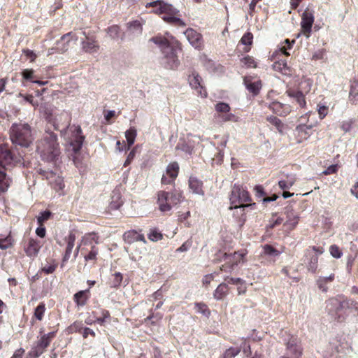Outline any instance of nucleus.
I'll list each match as a JSON object with an SVG mask.
<instances>
[{"label":"nucleus","mask_w":358,"mask_h":358,"mask_svg":"<svg viewBox=\"0 0 358 358\" xmlns=\"http://www.w3.org/2000/svg\"><path fill=\"white\" fill-rule=\"evenodd\" d=\"M50 121L55 130H60L62 137L69 144V148L73 153L79 152L83 146L85 136L82 135V129L80 126H70L69 114L63 112Z\"/></svg>","instance_id":"obj_1"},{"label":"nucleus","mask_w":358,"mask_h":358,"mask_svg":"<svg viewBox=\"0 0 358 358\" xmlns=\"http://www.w3.org/2000/svg\"><path fill=\"white\" fill-rule=\"evenodd\" d=\"M158 45L164 55L163 64L166 69H176L180 65L178 57V51L181 50L180 43L173 37L170 39L161 36L152 37L150 40Z\"/></svg>","instance_id":"obj_2"},{"label":"nucleus","mask_w":358,"mask_h":358,"mask_svg":"<svg viewBox=\"0 0 358 358\" xmlns=\"http://www.w3.org/2000/svg\"><path fill=\"white\" fill-rule=\"evenodd\" d=\"M37 151L43 160L52 163L55 166L61 164V151L57 135L53 132H45L43 138L37 143Z\"/></svg>","instance_id":"obj_3"},{"label":"nucleus","mask_w":358,"mask_h":358,"mask_svg":"<svg viewBox=\"0 0 358 358\" xmlns=\"http://www.w3.org/2000/svg\"><path fill=\"white\" fill-rule=\"evenodd\" d=\"M145 6L153 7L154 13L164 14L162 19L167 23L179 27H185L186 23L180 19V11L172 5L157 0L147 3Z\"/></svg>","instance_id":"obj_4"},{"label":"nucleus","mask_w":358,"mask_h":358,"mask_svg":"<svg viewBox=\"0 0 358 358\" xmlns=\"http://www.w3.org/2000/svg\"><path fill=\"white\" fill-rule=\"evenodd\" d=\"M10 138L13 144L28 148L34 141L31 126L24 122L13 123L10 129Z\"/></svg>","instance_id":"obj_5"},{"label":"nucleus","mask_w":358,"mask_h":358,"mask_svg":"<svg viewBox=\"0 0 358 358\" xmlns=\"http://www.w3.org/2000/svg\"><path fill=\"white\" fill-rule=\"evenodd\" d=\"M182 194L178 191L171 192L161 191L158 193V204L162 212L169 211L173 206L181 201Z\"/></svg>","instance_id":"obj_6"},{"label":"nucleus","mask_w":358,"mask_h":358,"mask_svg":"<svg viewBox=\"0 0 358 358\" xmlns=\"http://www.w3.org/2000/svg\"><path fill=\"white\" fill-rule=\"evenodd\" d=\"M230 201L231 204H234V206L229 207V209L244 208L252 205L244 204V203L250 201V196L248 191L238 185H234L233 187Z\"/></svg>","instance_id":"obj_7"},{"label":"nucleus","mask_w":358,"mask_h":358,"mask_svg":"<svg viewBox=\"0 0 358 358\" xmlns=\"http://www.w3.org/2000/svg\"><path fill=\"white\" fill-rule=\"evenodd\" d=\"M215 110L217 113L216 117L222 122H238L239 121L238 116L230 113L231 107L227 103L218 102L215 105Z\"/></svg>","instance_id":"obj_8"},{"label":"nucleus","mask_w":358,"mask_h":358,"mask_svg":"<svg viewBox=\"0 0 358 358\" xmlns=\"http://www.w3.org/2000/svg\"><path fill=\"white\" fill-rule=\"evenodd\" d=\"M98 239L99 237L94 234H87L83 238L82 243L84 245H92L90 251L88 252V254L84 256L85 260L86 262L95 261L96 259L99 250L94 245H92V243L94 242L96 244H97L99 243Z\"/></svg>","instance_id":"obj_9"},{"label":"nucleus","mask_w":358,"mask_h":358,"mask_svg":"<svg viewBox=\"0 0 358 358\" xmlns=\"http://www.w3.org/2000/svg\"><path fill=\"white\" fill-rule=\"evenodd\" d=\"M331 303L336 307L338 312L349 310L355 316L358 315V302L352 299H345L340 302L336 300H333Z\"/></svg>","instance_id":"obj_10"},{"label":"nucleus","mask_w":358,"mask_h":358,"mask_svg":"<svg viewBox=\"0 0 358 358\" xmlns=\"http://www.w3.org/2000/svg\"><path fill=\"white\" fill-rule=\"evenodd\" d=\"M190 45L195 49L201 50L203 48L202 35L196 30L189 28L184 32Z\"/></svg>","instance_id":"obj_11"},{"label":"nucleus","mask_w":358,"mask_h":358,"mask_svg":"<svg viewBox=\"0 0 358 358\" xmlns=\"http://www.w3.org/2000/svg\"><path fill=\"white\" fill-rule=\"evenodd\" d=\"M314 22V11L308 7L302 14L301 25L304 33L309 34Z\"/></svg>","instance_id":"obj_12"},{"label":"nucleus","mask_w":358,"mask_h":358,"mask_svg":"<svg viewBox=\"0 0 358 358\" xmlns=\"http://www.w3.org/2000/svg\"><path fill=\"white\" fill-rule=\"evenodd\" d=\"M17 162L6 145H0V167L5 170L6 166Z\"/></svg>","instance_id":"obj_13"},{"label":"nucleus","mask_w":358,"mask_h":358,"mask_svg":"<svg viewBox=\"0 0 358 358\" xmlns=\"http://www.w3.org/2000/svg\"><path fill=\"white\" fill-rule=\"evenodd\" d=\"M179 165L177 162L170 163L166 170V173L162 178L163 184H171L178 176Z\"/></svg>","instance_id":"obj_14"},{"label":"nucleus","mask_w":358,"mask_h":358,"mask_svg":"<svg viewBox=\"0 0 358 358\" xmlns=\"http://www.w3.org/2000/svg\"><path fill=\"white\" fill-rule=\"evenodd\" d=\"M194 147V141L192 140V136L187 134L186 136L180 138L176 145V150H180L185 154L191 155Z\"/></svg>","instance_id":"obj_15"},{"label":"nucleus","mask_w":358,"mask_h":358,"mask_svg":"<svg viewBox=\"0 0 358 358\" xmlns=\"http://www.w3.org/2000/svg\"><path fill=\"white\" fill-rule=\"evenodd\" d=\"M285 215L286 216V221L284 223V226L288 230L294 229L298 224L299 220V215L291 207L285 208Z\"/></svg>","instance_id":"obj_16"},{"label":"nucleus","mask_w":358,"mask_h":358,"mask_svg":"<svg viewBox=\"0 0 358 358\" xmlns=\"http://www.w3.org/2000/svg\"><path fill=\"white\" fill-rule=\"evenodd\" d=\"M201 78L196 72H192L188 77V82L189 85L197 90L198 93L201 96L206 97L207 96V93L206 90H203V86L201 85Z\"/></svg>","instance_id":"obj_17"},{"label":"nucleus","mask_w":358,"mask_h":358,"mask_svg":"<svg viewBox=\"0 0 358 358\" xmlns=\"http://www.w3.org/2000/svg\"><path fill=\"white\" fill-rule=\"evenodd\" d=\"M301 355V349L297 345L294 340L289 341L287 344V352L281 358H299Z\"/></svg>","instance_id":"obj_18"},{"label":"nucleus","mask_w":358,"mask_h":358,"mask_svg":"<svg viewBox=\"0 0 358 358\" xmlns=\"http://www.w3.org/2000/svg\"><path fill=\"white\" fill-rule=\"evenodd\" d=\"M269 108L280 116H286L291 111V106L278 101H273L269 105Z\"/></svg>","instance_id":"obj_19"},{"label":"nucleus","mask_w":358,"mask_h":358,"mask_svg":"<svg viewBox=\"0 0 358 358\" xmlns=\"http://www.w3.org/2000/svg\"><path fill=\"white\" fill-rule=\"evenodd\" d=\"M245 255V251H239L231 254H225L224 260L227 264H229L231 266L233 267L243 262Z\"/></svg>","instance_id":"obj_20"},{"label":"nucleus","mask_w":358,"mask_h":358,"mask_svg":"<svg viewBox=\"0 0 358 358\" xmlns=\"http://www.w3.org/2000/svg\"><path fill=\"white\" fill-rule=\"evenodd\" d=\"M124 240L127 243H133L136 241H142L145 243L146 241L143 234L136 230H130L125 232L123 235Z\"/></svg>","instance_id":"obj_21"},{"label":"nucleus","mask_w":358,"mask_h":358,"mask_svg":"<svg viewBox=\"0 0 358 358\" xmlns=\"http://www.w3.org/2000/svg\"><path fill=\"white\" fill-rule=\"evenodd\" d=\"M143 27L139 21L135 20L127 24V32L131 38H134L142 34Z\"/></svg>","instance_id":"obj_22"},{"label":"nucleus","mask_w":358,"mask_h":358,"mask_svg":"<svg viewBox=\"0 0 358 358\" xmlns=\"http://www.w3.org/2000/svg\"><path fill=\"white\" fill-rule=\"evenodd\" d=\"M11 182V178L6 173L3 167H0V194L6 192Z\"/></svg>","instance_id":"obj_23"},{"label":"nucleus","mask_w":358,"mask_h":358,"mask_svg":"<svg viewBox=\"0 0 358 358\" xmlns=\"http://www.w3.org/2000/svg\"><path fill=\"white\" fill-rule=\"evenodd\" d=\"M75 241H76V236L75 234L71 233L66 238V241L67 243L65 254L63 257V262H67L70 257L72 252V250L75 245Z\"/></svg>","instance_id":"obj_24"},{"label":"nucleus","mask_w":358,"mask_h":358,"mask_svg":"<svg viewBox=\"0 0 358 358\" xmlns=\"http://www.w3.org/2000/svg\"><path fill=\"white\" fill-rule=\"evenodd\" d=\"M41 246L39 243L34 239H30L28 245L25 247V252L29 257H35L40 249Z\"/></svg>","instance_id":"obj_25"},{"label":"nucleus","mask_w":358,"mask_h":358,"mask_svg":"<svg viewBox=\"0 0 358 358\" xmlns=\"http://www.w3.org/2000/svg\"><path fill=\"white\" fill-rule=\"evenodd\" d=\"M286 93L289 97L294 99L295 101L301 107L303 108L306 106V102L302 92L294 90H289L286 92Z\"/></svg>","instance_id":"obj_26"},{"label":"nucleus","mask_w":358,"mask_h":358,"mask_svg":"<svg viewBox=\"0 0 358 358\" xmlns=\"http://www.w3.org/2000/svg\"><path fill=\"white\" fill-rule=\"evenodd\" d=\"M87 40L82 42V48L86 52H95L99 49L97 43L92 38L89 37L86 38Z\"/></svg>","instance_id":"obj_27"},{"label":"nucleus","mask_w":358,"mask_h":358,"mask_svg":"<svg viewBox=\"0 0 358 358\" xmlns=\"http://www.w3.org/2000/svg\"><path fill=\"white\" fill-rule=\"evenodd\" d=\"M334 279V274H331L327 277H320L317 280V285L318 288L322 291L323 292H327L328 291L327 284L331 282Z\"/></svg>","instance_id":"obj_28"},{"label":"nucleus","mask_w":358,"mask_h":358,"mask_svg":"<svg viewBox=\"0 0 358 358\" xmlns=\"http://www.w3.org/2000/svg\"><path fill=\"white\" fill-rule=\"evenodd\" d=\"M229 290V287L226 283H221L218 285L214 292V298L217 300L222 299L227 294Z\"/></svg>","instance_id":"obj_29"},{"label":"nucleus","mask_w":358,"mask_h":358,"mask_svg":"<svg viewBox=\"0 0 358 358\" xmlns=\"http://www.w3.org/2000/svg\"><path fill=\"white\" fill-rule=\"evenodd\" d=\"M189 186L194 193L197 194H203L202 183L196 178H190L189 180Z\"/></svg>","instance_id":"obj_30"},{"label":"nucleus","mask_w":358,"mask_h":358,"mask_svg":"<svg viewBox=\"0 0 358 358\" xmlns=\"http://www.w3.org/2000/svg\"><path fill=\"white\" fill-rule=\"evenodd\" d=\"M73 38L72 33L69 32L64 35H63L59 41L57 42V45H59L60 43L64 42V45L62 47H57V49L60 52H66L69 48V43L71 39Z\"/></svg>","instance_id":"obj_31"},{"label":"nucleus","mask_w":358,"mask_h":358,"mask_svg":"<svg viewBox=\"0 0 358 358\" xmlns=\"http://www.w3.org/2000/svg\"><path fill=\"white\" fill-rule=\"evenodd\" d=\"M273 70L280 72L284 75H287L289 73V69L287 66V63L283 60H280L275 62L273 64Z\"/></svg>","instance_id":"obj_32"},{"label":"nucleus","mask_w":358,"mask_h":358,"mask_svg":"<svg viewBox=\"0 0 358 358\" xmlns=\"http://www.w3.org/2000/svg\"><path fill=\"white\" fill-rule=\"evenodd\" d=\"M245 85L246 88L252 92L253 94L257 95L260 88L262 87V84L260 81H256V82H251L248 80H245Z\"/></svg>","instance_id":"obj_33"},{"label":"nucleus","mask_w":358,"mask_h":358,"mask_svg":"<svg viewBox=\"0 0 358 358\" xmlns=\"http://www.w3.org/2000/svg\"><path fill=\"white\" fill-rule=\"evenodd\" d=\"M87 299L86 291H80L74 295V300L78 306L85 305Z\"/></svg>","instance_id":"obj_34"},{"label":"nucleus","mask_w":358,"mask_h":358,"mask_svg":"<svg viewBox=\"0 0 358 358\" xmlns=\"http://www.w3.org/2000/svg\"><path fill=\"white\" fill-rule=\"evenodd\" d=\"M241 350V347H231L224 352L220 358H234L239 354Z\"/></svg>","instance_id":"obj_35"},{"label":"nucleus","mask_w":358,"mask_h":358,"mask_svg":"<svg viewBox=\"0 0 358 358\" xmlns=\"http://www.w3.org/2000/svg\"><path fill=\"white\" fill-rule=\"evenodd\" d=\"M136 135V130L134 127L130 128L125 132V137L129 147L134 144Z\"/></svg>","instance_id":"obj_36"},{"label":"nucleus","mask_w":358,"mask_h":358,"mask_svg":"<svg viewBox=\"0 0 358 358\" xmlns=\"http://www.w3.org/2000/svg\"><path fill=\"white\" fill-rule=\"evenodd\" d=\"M295 182L294 177H287V180H280L278 185L280 189H289Z\"/></svg>","instance_id":"obj_37"},{"label":"nucleus","mask_w":358,"mask_h":358,"mask_svg":"<svg viewBox=\"0 0 358 358\" xmlns=\"http://www.w3.org/2000/svg\"><path fill=\"white\" fill-rule=\"evenodd\" d=\"M266 120L271 124H273L280 132L282 131L283 124L280 119L275 116H268Z\"/></svg>","instance_id":"obj_38"},{"label":"nucleus","mask_w":358,"mask_h":358,"mask_svg":"<svg viewBox=\"0 0 358 358\" xmlns=\"http://www.w3.org/2000/svg\"><path fill=\"white\" fill-rule=\"evenodd\" d=\"M318 257L316 255H313L307 266L308 270L311 273H315L317 268Z\"/></svg>","instance_id":"obj_39"},{"label":"nucleus","mask_w":358,"mask_h":358,"mask_svg":"<svg viewBox=\"0 0 358 358\" xmlns=\"http://www.w3.org/2000/svg\"><path fill=\"white\" fill-rule=\"evenodd\" d=\"M112 199V201L110 203L111 209H117L122 206V201L120 200V196L118 193H114Z\"/></svg>","instance_id":"obj_40"},{"label":"nucleus","mask_w":358,"mask_h":358,"mask_svg":"<svg viewBox=\"0 0 358 358\" xmlns=\"http://www.w3.org/2000/svg\"><path fill=\"white\" fill-rule=\"evenodd\" d=\"M148 236L152 241H157L162 238V234L157 229H151Z\"/></svg>","instance_id":"obj_41"},{"label":"nucleus","mask_w":358,"mask_h":358,"mask_svg":"<svg viewBox=\"0 0 358 358\" xmlns=\"http://www.w3.org/2000/svg\"><path fill=\"white\" fill-rule=\"evenodd\" d=\"M45 310V306L43 303H41L35 309L34 316L38 320H42L44 313Z\"/></svg>","instance_id":"obj_42"},{"label":"nucleus","mask_w":358,"mask_h":358,"mask_svg":"<svg viewBox=\"0 0 358 358\" xmlns=\"http://www.w3.org/2000/svg\"><path fill=\"white\" fill-rule=\"evenodd\" d=\"M107 33L111 38L117 39L119 37L120 28L117 25H113L108 28Z\"/></svg>","instance_id":"obj_43"},{"label":"nucleus","mask_w":358,"mask_h":358,"mask_svg":"<svg viewBox=\"0 0 358 358\" xmlns=\"http://www.w3.org/2000/svg\"><path fill=\"white\" fill-rule=\"evenodd\" d=\"M263 252L265 255L270 257H276L279 255L278 251L269 245H264L263 248Z\"/></svg>","instance_id":"obj_44"},{"label":"nucleus","mask_w":358,"mask_h":358,"mask_svg":"<svg viewBox=\"0 0 358 358\" xmlns=\"http://www.w3.org/2000/svg\"><path fill=\"white\" fill-rule=\"evenodd\" d=\"M350 99L353 102L358 101V82L351 86Z\"/></svg>","instance_id":"obj_45"},{"label":"nucleus","mask_w":358,"mask_h":358,"mask_svg":"<svg viewBox=\"0 0 358 358\" xmlns=\"http://www.w3.org/2000/svg\"><path fill=\"white\" fill-rule=\"evenodd\" d=\"M275 216H276V213H273V215H272V217H275ZM283 221H284V218L283 217H277L275 220L273 219V217H272L270 220L269 224H268L267 227L270 228V229H273L275 227L281 224L283 222Z\"/></svg>","instance_id":"obj_46"},{"label":"nucleus","mask_w":358,"mask_h":358,"mask_svg":"<svg viewBox=\"0 0 358 358\" xmlns=\"http://www.w3.org/2000/svg\"><path fill=\"white\" fill-rule=\"evenodd\" d=\"M45 350V348H43L42 346L41 347L40 345L36 343V345L32 348L29 354L31 356H33L34 358H38L43 353Z\"/></svg>","instance_id":"obj_47"},{"label":"nucleus","mask_w":358,"mask_h":358,"mask_svg":"<svg viewBox=\"0 0 358 358\" xmlns=\"http://www.w3.org/2000/svg\"><path fill=\"white\" fill-rule=\"evenodd\" d=\"M51 216V212L45 210L41 213L40 215L37 217V222L40 226H42L43 222L48 220Z\"/></svg>","instance_id":"obj_48"},{"label":"nucleus","mask_w":358,"mask_h":358,"mask_svg":"<svg viewBox=\"0 0 358 358\" xmlns=\"http://www.w3.org/2000/svg\"><path fill=\"white\" fill-rule=\"evenodd\" d=\"M329 252L331 256L336 259L341 258L343 255V252H341L340 248L336 245H332L330 247Z\"/></svg>","instance_id":"obj_49"},{"label":"nucleus","mask_w":358,"mask_h":358,"mask_svg":"<svg viewBox=\"0 0 358 358\" xmlns=\"http://www.w3.org/2000/svg\"><path fill=\"white\" fill-rule=\"evenodd\" d=\"M12 245V239L10 236L4 238H0V249L6 250L10 248Z\"/></svg>","instance_id":"obj_50"},{"label":"nucleus","mask_w":358,"mask_h":358,"mask_svg":"<svg viewBox=\"0 0 358 358\" xmlns=\"http://www.w3.org/2000/svg\"><path fill=\"white\" fill-rule=\"evenodd\" d=\"M253 36L250 32L245 33L241 39L242 44L250 45L252 43Z\"/></svg>","instance_id":"obj_51"},{"label":"nucleus","mask_w":358,"mask_h":358,"mask_svg":"<svg viewBox=\"0 0 358 358\" xmlns=\"http://www.w3.org/2000/svg\"><path fill=\"white\" fill-rule=\"evenodd\" d=\"M83 324L80 322H75L69 327L68 331L69 333L80 331L83 329Z\"/></svg>","instance_id":"obj_52"},{"label":"nucleus","mask_w":358,"mask_h":358,"mask_svg":"<svg viewBox=\"0 0 358 358\" xmlns=\"http://www.w3.org/2000/svg\"><path fill=\"white\" fill-rule=\"evenodd\" d=\"M122 275L120 273H115L114 274L113 280L111 282V287H119L122 281Z\"/></svg>","instance_id":"obj_53"},{"label":"nucleus","mask_w":358,"mask_h":358,"mask_svg":"<svg viewBox=\"0 0 358 358\" xmlns=\"http://www.w3.org/2000/svg\"><path fill=\"white\" fill-rule=\"evenodd\" d=\"M294 43V41L293 40L292 42L289 41V39H286L285 41V43L287 45V46L284 45V46H282L280 49H279V52H282V54H284L285 55H289V53L287 52V50L288 49H291L292 46V44Z\"/></svg>","instance_id":"obj_54"},{"label":"nucleus","mask_w":358,"mask_h":358,"mask_svg":"<svg viewBox=\"0 0 358 358\" xmlns=\"http://www.w3.org/2000/svg\"><path fill=\"white\" fill-rule=\"evenodd\" d=\"M22 75L24 79L31 82L33 81L32 78H34V71L32 69H24L22 72Z\"/></svg>","instance_id":"obj_55"},{"label":"nucleus","mask_w":358,"mask_h":358,"mask_svg":"<svg viewBox=\"0 0 358 358\" xmlns=\"http://www.w3.org/2000/svg\"><path fill=\"white\" fill-rule=\"evenodd\" d=\"M192 241L191 240H187V241H185L180 247H179L176 251L177 252H185V251H187L192 246Z\"/></svg>","instance_id":"obj_56"},{"label":"nucleus","mask_w":358,"mask_h":358,"mask_svg":"<svg viewBox=\"0 0 358 358\" xmlns=\"http://www.w3.org/2000/svg\"><path fill=\"white\" fill-rule=\"evenodd\" d=\"M228 283L232 284V285H243L245 283V281L239 278H229L228 279H226Z\"/></svg>","instance_id":"obj_57"},{"label":"nucleus","mask_w":358,"mask_h":358,"mask_svg":"<svg viewBox=\"0 0 358 358\" xmlns=\"http://www.w3.org/2000/svg\"><path fill=\"white\" fill-rule=\"evenodd\" d=\"M352 120L344 121L342 122L341 128L345 132H348L352 128Z\"/></svg>","instance_id":"obj_58"},{"label":"nucleus","mask_w":358,"mask_h":358,"mask_svg":"<svg viewBox=\"0 0 358 358\" xmlns=\"http://www.w3.org/2000/svg\"><path fill=\"white\" fill-rule=\"evenodd\" d=\"M40 173L45 176L48 180H50V182H52V180L55 176L56 173H54L52 171H46L43 170H41Z\"/></svg>","instance_id":"obj_59"},{"label":"nucleus","mask_w":358,"mask_h":358,"mask_svg":"<svg viewBox=\"0 0 358 358\" xmlns=\"http://www.w3.org/2000/svg\"><path fill=\"white\" fill-rule=\"evenodd\" d=\"M337 169H338L337 165H336V164L331 165L322 172V174H324V175L333 174L337 171Z\"/></svg>","instance_id":"obj_60"},{"label":"nucleus","mask_w":358,"mask_h":358,"mask_svg":"<svg viewBox=\"0 0 358 358\" xmlns=\"http://www.w3.org/2000/svg\"><path fill=\"white\" fill-rule=\"evenodd\" d=\"M243 62L249 67H256L255 61L250 56L243 58Z\"/></svg>","instance_id":"obj_61"},{"label":"nucleus","mask_w":358,"mask_h":358,"mask_svg":"<svg viewBox=\"0 0 358 358\" xmlns=\"http://www.w3.org/2000/svg\"><path fill=\"white\" fill-rule=\"evenodd\" d=\"M214 279V274L210 273L204 275L202 280L203 285L205 286L208 285L211 281H213Z\"/></svg>","instance_id":"obj_62"},{"label":"nucleus","mask_w":358,"mask_h":358,"mask_svg":"<svg viewBox=\"0 0 358 358\" xmlns=\"http://www.w3.org/2000/svg\"><path fill=\"white\" fill-rule=\"evenodd\" d=\"M55 268H56V266L55 265L49 264V265L44 266L41 268V271L45 273L46 274H50V273H52L55 271Z\"/></svg>","instance_id":"obj_63"},{"label":"nucleus","mask_w":358,"mask_h":358,"mask_svg":"<svg viewBox=\"0 0 358 358\" xmlns=\"http://www.w3.org/2000/svg\"><path fill=\"white\" fill-rule=\"evenodd\" d=\"M37 343L40 345V346L43 347V348H46L50 345V341L48 338H45L43 336H41V338L38 341Z\"/></svg>","instance_id":"obj_64"}]
</instances>
